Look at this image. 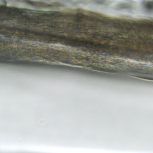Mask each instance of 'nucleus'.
I'll list each match as a JSON object with an SVG mask.
<instances>
[{
    "label": "nucleus",
    "mask_w": 153,
    "mask_h": 153,
    "mask_svg": "<svg viewBox=\"0 0 153 153\" xmlns=\"http://www.w3.org/2000/svg\"><path fill=\"white\" fill-rule=\"evenodd\" d=\"M53 13L45 14L43 15V26L54 28L59 33H65L70 35H80L83 33L85 34L91 36L93 39L98 41L94 42L89 37L85 38L81 36L80 39L74 36L72 38V47L77 48L82 51L75 53L74 55V58L81 62H84L80 63L76 62L73 63L76 65H83L88 67L87 69L83 68V71L85 73L92 75L98 76L102 75L105 76L116 77L118 74L122 73L123 70L119 69L109 68L101 67L100 66L89 64L90 63H101L104 66H110L109 64L117 65L123 67L124 62H116V63L109 62L106 61L105 59L114 61L116 56L120 57L118 51L120 53V49H117V47H120L116 45H110L111 41H115L118 44L121 45L120 40L122 36L120 32V28L115 25L117 29L116 32L108 31V28H102L97 25H90L88 26L91 32L88 31L86 24L82 23V20L80 18L76 20V22L72 23L63 21L59 22L55 18L52 17Z\"/></svg>",
    "instance_id": "f257e3e1"
},
{
    "label": "nucleus",
    "mask_w": 153,
    "mask_h": 153,
    "mask_svg": "<svg viewBox=\"0 0 153 153\" xmlns=\"http://www.w3.org/2000/svg\"><path fill=\"white\" fill-rule=\"evenodd\" d=\"M21 30L25 32L24 34L14 32H1V33L5 36L9 37L10 42L5 41L3 38L0 37V63L56 70L71 69L70 67L64 65L33 62L30 59L18 60L19 58H25L27 57L31 58L30 59L33 60L45 59L50 61H62L65 58V55L61 54L59 50L45 48L42 45L33 44V40L27 35H32L29 33L37 34L35 30L25 28Z\"/></svg>",
    "instance_id": "f03ea898"
},
{
    "label": "nucleus",
    "mask_w": 153,
    "mask_h": 153,
    "mask_svg": "<svg viewBox=\"0 0 153 153\" xmlns=\"http://www.w3.org/2000/svg\"><path fill=\"white\" fill-rule=\"evenodd\" d=\"M137 29L132 26L122 27L120 32L122 35L120 40V53L117 52L120 57L134 59L137 61H150L153 63V39L146 36L141 23H135Z\"/></svg>",
    "instance_id": "7ed1b4c3"
},
{
    "label": "nucleus",
    "mask_w": 153,
    "mask_h": 153,
    "mask_svg": "<svg viewBox=\"0 0 153 153\" xmlns=\"http://www.w3.org/2000/svg\"><path fill=\"white\" fill-rule=\"evenodd\" d=\"M35 32L37 34L33 35H27L29 36L33 40V44L38 42L45 43L56 44L60 43L66 46L72 47V38L73 36H66L56 33H51V32L45 31L38 32L36 30Z\"/></svg>",
    "instance_id": "20e7f679"
},
{
    "label": "nucleus",
    "mask_w": 153,
    "mask_h": 153,
    "mask_svg": "<svg viewBox=\"0 0 153 153\" xmlns=\"http://www.w3.org/2000/svg\"><path fill=\"white\" fill-rule=\"evenodd\" d=\"M131 75L149 79L153 80V76L146 70L137 68L131 69L130 70Z\"/></svg>",
    "instance_id": "39448f33"
},
{
    "label": "nucleus",
    "mask_w": 153,
    "mask_h": 153,
    "mask_svg": "<svg viewBox=\"0 0 153 153\" xmlns=\"http://www.w3.org/2000/svg\"><path fill=\"white\" fill-rule=\"evenodd\" d=\"M6 27H7V26L5 24H2L0 25V34L2 35V34H1V32L2 31H4L6 32V31H5L4 30L1 31V30L3 28H4L6 29ZM6 32H7V31H6ZM2 35H4V36L5 37H6L4 35L2 34ZM7 37V38H6V40H5L4 38V40L5 41H6V42H10L9 39L8 38L9 37Z\"/></svg>",
    "instance_id": "423d86ee"
},
{
    "label": "nucleus",
    "mask_w": 153,
    "mask_h": 153,
    "mask_svg": "<svg viewBox=\"0 0 153 153\" xmlns=\"http://www.w3.org/2000/svg\"><path fill=\"white\" fill-rule=\"evenodd\" d=\"M146 7L149 10L153 9V1L147 3L146 5Z\"/></svg>",
    "instance_id": "0eeeda50"
},
{
    "label": "nucleus",
    "mask_w": 153,
    "mask_h": 153,
    "mask_svg": "<svg viewBox=\"0 0 153 153\" xmlns=\"http://www.w3.org/2000/svg\"><path fill=\"white\" fill-rule=\"evenodd\" d=\"M15 30H18L21 31V29L17 26L11 27V31H14Z\"/></svg>",
    "instance_id": "6e6552de"
},
{
    "label": "nucleus",
    "mask_w": 153,
    "mask_h": 153,
    "mask_svg": "<svg viewBox=\"0 0 153 153\" xmlns=\"http://www.w3.org/2000/svg\"><path fill=\"white\" fill-rule=\"evenodd\" d=\"M11 26H7L6 27V29L7 30H8L11 31Z\"/></svg>",
    "instance_id": "1a4fd4ad"
},
{
    "label": "nucleus",
    "mask_w": 153,
    "mask_h": 153,
    "mask_svg": "<svg viewBox=\"0 0 153 153\" xmlns=\"http://www.w3.org/2000/svg\"><path fill=\"white\" fill-rule=\"evenodd\" d=\"M25 13L24 11H22V13Z\"/></svg>",
    "instance_id": "9d476101"
},
{
    "label": "nucleus",
    "mask_w": 153,
    "mask_h": 153,
    "mask_svg": "<svg viewBox=\"0 0 153 153\" xmlns=\"http://www.w3.org/2000/svg\"><path fill=\"white\" fill-rule=\"evenodd\" d=\"M40 26L41 27V28H42V27H42V26Z\"/></svg>",
    "instance_id": "9b49d317"
}]
</instances>
